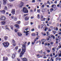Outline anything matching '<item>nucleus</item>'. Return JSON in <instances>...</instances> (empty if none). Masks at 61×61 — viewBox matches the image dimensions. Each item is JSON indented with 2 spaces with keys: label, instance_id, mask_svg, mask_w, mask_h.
I'll use <instances>...</instances> for the list:
<instances>
[{
  "label": "nucleus",
  "instance_id": "obj_2",
  "mask_svg": "<svg viewBox=\"0 0 61 61\" xmlns=\"http://www.w3.org/2000/svg\"><path fill=\"white\" fill-rule=\"evenodd\" d=\"M4 47H8L9 45V43L8 42H4L2 43Z\"/></svg>",
  "mask_w": 61,
  "mask_h": 61
},
{
  "label": "nucleus",
  "instance_id": "obj_37",
  "mask_svg": "<svg viewBox=\"0 0 61 61\" xmlns=\"http://www.w3.org/2000/svg\"><path fill=\"white\" fill-rule=\"evenodd\" d=\"M21 49H19V51H18V53H20V52H21Z\"/></svg>",
  "mask_w": 61,
  "mask_h": 61
},
{
  "label": "nucleus",
  "instance_id": "obj_33",
  "mask_svg": "<svg viewBox=\"0 0 61 61\" xmlns=\"http://www.w3.org/2000/svg\"><path fill=\"white\" fill-rule=\"evenodd\" d=\"M16 19H17V18L16 17H15L14 18V20H15V21H16Z\"/></svg>",
  "mask_w": 61,
  "mask_h": 61
},
{
  "label": "nucleus",
  "instance_id": "obj_20",
  "mask_svg": "<svg viewBox=\"0 0 61 61\" xmlns=\"http://www.w3.org/2000/svg\"><path fill=\"white\" fill-rule=\"evenodd\" d=\"M37 18L38 19H39L40 18V16L39 14H38L37 15Z\"/></svg>",
  "mask_w": 61,
  "mask_h": 61
},
{
  "label": "nucleus",
  "instance_id": "obj_7",
  "mask_svg": "<svg viewBox=\"0 0 61 61\" xmlns=\"http://www.w3.org/2000/svg\"><path fill=\"white\" fill-rule=\"evenodd\" d=\"M29 17L28 16H26L25 18V20L27 21V20H29Z\"/></svg>",
  "mask_w": 61,
  "mask_h": 61
},
{
  "label": "nucleus",
  "instance_id": "obj_14",
  "mask_svg": "<svg viewBox=\"0 0 61 61\" xmlns=\"http://www.w3.org/2000/svg\"><path fill=\"white\" fill-rule=\"evenodd\" d=\"M18 36H22V34L21 33H19L18 34Z\"/></svg>",
  "mask_w": 61,
  "mask_h": 61
},
{
  "label": "nucleus",
  "instance_id": "obj_5",
  "mask_svg": "<svg viewBox=\"0 0 61 61\" xmlns=\"http://www.w3.org/2000/svg\"><path fill=\"white\" fill-rule=\"evenodd\" d=\"M8 58L7 57H6L5 59V57H3V60L2 61H5V60L6 61H7V60H8Z\"/></svg>",
  "mask_w": 61,
  "mask_h": 61
},
{
  "label": "nucleus",
  "instance_id": "obj_50",
  "mask_svg": "<svg viewBox=\"0 0 61 61\" xmlns=\"http://www.w3.org/2000/svg\"><path fill=\"white\" fill-rule=\"evenodd\" d=\"M39 37V36H37V37H36V39L37 40L38 39V37Z\"/></svg>",
  "mask_w": 61,
  "mask_h": 61
},
{
  "label": "nucleus",
  "instance_id": "obj_63",
  "mask_svg": "<svg viewBox=\"0 0 61 61\" xmlns=\"http://www.w3.org/2000/svg\"><path fill=\"white\" fill-rule=\"evenodd\" d=\"M37 33V36H38V32H36Z\"/></svg>",
  "mask_w": 61,
  "mask_h": 61
},
{
  "label": "nucleus",
  "instance_id": "obj_9",
  "mask_svg": "<svg viewBox=\"0 0 61 61\" xmlns=\"http://www.w3.org/2000/svg\"><path fill=\"white\" fill-rule=\"evenodd\" d=\"M0 12H1V13L2 14H4L5 12V10L0 11Z\"/></svg>",
  "mask_w": 61,
  "mask_h": 61
},
{
  "label": "nucleus",
  "instance_id": "obj_64",
  "mask_svg": "<svg viewBox=\"0 0 61 61\" xmlns=\"http://www.w3.org/2000/svg\"><path fill=\"white\" fill-rule=\"evenodd\" d=\"M56 30L57 31L58 30V28H57V27L56 28Z\"/></svg>",
  "mask_w": 61,
  "mask_h": 61
},
{
  "label": "nucleus",
  "instance_id": "obj_3",
  "mask_svg": "<svg viewBox=\"0 0 61 61\" xmlns=\"http://www.w3.org/2000/svg\"><path fill=\"white\" fill-rule=\"evenodd\" d=\"M23 11L25 13H28V10L25 7H24L23 8Z\"/></svg>",
  "mask_w": 61,
  "mask_h": 61
},
{
  "label": "nucleus",
  "instance_id": "obj_47",
  "mask_svg": "<svg viewBox=\"0 0 61 61\" xmlns=\"http://www.w3.org/2000/svg\"><path fill=\"white\" fill-rule=\"evenodd\" d=\"M38 28L39 29L40 28V26L39 25H38Z\"/></svg>",
  "mask_w": 61,
  "mask_h": 61
},
{
  "label": "nucleus",
  "instance_id": "obj_57",
  "mask_svg": "<svg viewBox=\"0 0 61 61\" xmlns=\"http://www.w3.org/2000/svg\"><path fill=\"white\" fill-rule=\"evenodd\" d=\"M47 52L48 53H50V51L49 50H47Z\"/></svg>",
  "mask_w": 61,
  "mask_h": 61
},
{
  "label": "nucleus",
  "instance_id": "obj_13",
  "mask_svg": "<svg viewBox=\"0 0 61 61\" xmlns=\"http://www.w3.org/2000/svg\"><path fill=\"white\" fill-rule=\"evenodd\" d=\"M15 57V55L14 54H13L12 55V58H14Z\"/></svg>",
  "mask_w": 61,
  "mask_h": 61
},
{
  "label": "nucleus",
  "instance_id": "obj_36",
  "mask_svg": "<svg viewBox=\"0 0 61 61\" xmlns=\"http://www.w3.org/2000/svg\"><path fill=\"white\" fill-rule=\"evenodd\" d=\"M7 7L5 6L4 8L5 10H7Z\"/></svg>",
  "mask_w": 61,
  "mask_h": 61
},
{
  "label": "nucleus",
  "instance_id": "obj_39",
  "mask_svg": "<svg viewBox=\"0 0 61 61\" xmlns=\"http://www.w3.org/2000/svg\"><path fill=\"white\" fill-rule=\"evenodd\" d=\"M58 47L59 48V49H60V48H61V45L59 46H58Z\"/></svg>",
  "mask_w": 61,
  "mask_h": 61
},
{
  "label": "nucleus",
  "instance_id": "obj_31",
  "mask_svg": "<svg viewBox=\"0 0 61 61\" xmlns=\"http://www.w3.org/2000/svg\"><path fill=\"white\" fill-rule=\"evenodd\" d=\"M53 10L54 11L53 9V8H51L50 10V11L51 12H52V11Z\"/></svg>",
  "mask_w": 61,
  "mask_h": 61
},
{
  "label": "nucleus",
  "instance_id": "obj_41",
  "mask_svg": "<svg viewBox=\"0 0 61 61\" xmlns=\"http://www.w3.org/2000/svg\"><path fill=\"white\" fill-rule=\"evenodd\" d=\"M29 28H27L26 29H24V30H25V31H27L28 30V29Z\"/></svg>",
  "mask_w": 61,
  "mask_h": 61
},
{
  "label": "nucleus",
  "instance_id": "obj_43",
  "mask_svg": "<svg viewBox=\"0 0 61 61\" xmlns=\"http://www.w3.org/2000/svg\"><path fill=\"white\" fill-rule=\"evenodd\" d=\"M32 3H35V0H33L32 1Z\"/></svg>",
  "mask_w": 61,
  "mask_h": 61
},
{
  "label": "nucleus",
  "instance_id": "obj_10",
  "mask_svg": "<svg viewBox=\"0 0 61 61\" xmlns=\"http://www.w3.org/2000/svg\"><path fill=\"white\" fill-rule=\"evenodd\" d=\"M3 4L4 5H5L6 4V1H7V0H3Z\"/></svg>",
  "mask_w": 61,
  "mask_h": 61
},
{
  "label": "nucleus",
  "instance_id": "obj_23",
  "mask_svg": "<svg viewBox=\"0 0 61 61\" xmlns=\"http://www.w3.org/2000/svg\"><path fill=\"white\" fill-rule=\"evenodd\" d=\"M7 25L5 26V28L6 29H8V30H9V28L7 27Z\"/></svg>",
  "mask_w": 61,
  "mask_h": 61
},
{
  "label": "nucleus",
  "instance_id": "obj_28",
  "mask_svg": "<svg viewBox=\"0 0 61 61\" xmlns=\"http://www.w3.org/2000/svg\"><path fill=\"white\" fill-rule=\"evenodd\" d=\"M52 50L53 51V52H55V48H52Z\"/></svg>",
  "mask_w": 61,
  "mask_h": 61
},
{
  "label": "nucleus",
  "instance_id": "obj_32",
  "mask_svg": "<svg viewBox=\"0 0 61 61\" xmlns=\"http://www.w3.org/2000/svg\"><path fill=\"white\" fill-rule=\"evenodd\" d=\"M61 5V4H58L57 5V7H59Z\"/></svg>",
  "mask_w": 61,
  "mask_h": 61
},
{
  "label": "nucleus",
  "instance_id": "obj_55",
  "mask_svg": "<svg viewBox=\"0 0 61 61\" xmlns=\"http://www.w3.org/2000/svg\"><path fill=\"white\" fill-rule=\"evenodd\" d=\"M47 3H48V4H49V5H50V2H49V1H47Z\"/></svg>",
  "mask_w": 61,
  "mask_h": 61
},
{
  "label": "nucleus",
  "instance_id": "obj_62",
  "mask_svg": "<svg viewBox=\"0 0 61 61\" xmlns=\"http://www.w3.org/2000/svg\"><path fill=\"white\" fill-rule=\"evenodd\" d=\"M59 56H61V53L59 54Z\"/></svg>",
  "mask_w": 61,
  "mask_h": 61
},
{
  "label": "nucleus",
  "instance_id": "obj_45",
  "mask_svg": "<svg viewBox=\"0 0 61 61\" xmlns=\"http://www.w3.org/2000/svg\"><path fill=\"white\" fill-rule=\"evenodd\" d=\"M1 4H2L1 1H0V8L1 7Z\"/></svg>",
  "mask_w": 61,
  "mask_h": 61
},
{
  "label": "nucleus",
  "instance_id": "obj_4",
  "mask_svg": "<svg viewBox=\"0 0 61 61\" xmlns=\"http://www.w3.org/2000/svg\"><path fill=\"white\" fill-rule=\"evenodd\" d=\"M0 19L1 20H5V17L4 16H1L0 17Z\"/></svg>",
  "mask_w": 61,
  "mask_h": 61
},
{
  "label": "nucleus",
  "instance_id": "obj_38",
  "mask_svg": "<svg viewBox=\"0 0 61 61\" xmlns=\"http://www.w3.org/2000/svg\"><path fill=\"white\" fill-rule=\"evenodd\" d=\"M44 6H45L44 5H43L42 6H41V8H43V7H44Z\"/></svg>",
  "mask_w": 61,
  "mask_h": 61
},
{
  "label": "nucleus",
  "instance_id": "obj_26",
  "mask_svg": "<svg viewBox=\"0 0 61 61\" xmlns=\"http://www.w3.org/2000/svg\"><path fill=\"white\" fill-rule=\"evenodd\" d=\"M46 39L47 41H49V38H46Z\"/></svg>",
  "mask_w": 61,
  "mask_h": 61
},
{
  "label": "nucleus",
  "instance_id": "obj_18",
  "mask_svg": "<svg viewBox=\"0 0 61 61\" xmlns=\"http://www.w3.org/2000/svg\"><path fill=\"white\" fill-rule=\"evenodd\" d=\"M41 42H45L46 40L45 39H42L41 41Z\"/></svg>",
  "mask_w": 61,
  "mask_h": 61
},
{
  "label": "nucleus",
  "instance_id": "obj_49",
  "mask_svg": "<svg viewBox=\"0 0 61 61\" xmlns=\"http://www.w3.org/2000/svg\"><path fill=\"white\" fill-rule=\"evenodd\" d=\"M35 31V29H31V31Z\"/></svg>",
  "mask_w": 61,
  "mask_h": 61
},
{
  "label": "nucleus",
  "instance_id": "obj_44",
  "mask_svg": "<svg viewBox=\"0 0 61 61\" xmlns=\"http://www.w3.org/2000/svg\"><path fill=\"white\" fill-rule=\"evenodd\" d=\"M21 5H23V4H24V3H23V2H21L20 3Z\"/></svg>",
  "mask_w": 61,
  "mask_h": 61
},
{
  "label": "nucleus",
  "instance_id": "obj_35",
  "mask_svg": "<svg viewBox=\"0 0 61 61\" xmlns=\"http://www.w3.org/2000/svg\"><path fill=\"white\" fill-rule=\"evenodd\" d=\"M46 34H47V36H48V35H49V32H46Z\"/></svg>",
  "mask_w": 61,
  "mask_h": 61
},
{
  "label": "nucleus",
  "instance_id": "obj_46",
  "mask_svg": "<svg viewBox=\"0 0 61 61\" xmlns=\"http://www.w3.org/2000/svg\"><path fill=\"white\" fill-rule=\"evenodd\" d=\"M10 27L11 28V29L12 30L13 29V27L12 26H10Z\"/></svg>",
  "mask_w": 61,
  "mask_h": 61
},
{
  "label": "nucleus",
  "instance_id": "obj_48",
  "mask_svg": "<svg viewBox=\"0 0 61 61\" xmlns=\"http://www.w3.org/2000/svg\"><path fill=\"white\" fill-rule=\"evenodd\" d=\"M53 35L52 34L50 35V36L51 37H53Z\"/></svg>",
  "mask_w": 61,
  "mask_h": 61
},
{
  "label": "nucleus",
  "instance_id": "obj_12",
  "mask_svg": "<svg viewBox=\"0 0 61 61\" xmlns=\"http://www.w3.org/2000/svg\"><path fill=\"white\" fill-rule=\"evenodd\" d=\"M4 38L5 40H7V39H8V37L5 36H4Z\"/></svg>",
  "mask_w": 61,
  "mask_h": 61
},
{
  "label": "nucleus",
  "instance_id": "obj_25",
  "mask_svg": "<svg viewBox=\"0 0 61 61\" xmlns=\"http://www.w3.org/2000/svg\"><path fill=\"white\" fill-rule=\"evenodd\" d=\"M37 12H38L39 13L40 12V9H37Z\"/></svg>",
  "mask_w": 61,
  "mask_h": 61
},
{
  "label": "nucleus",
  "instance_id": "obj_53",
  "mask_svg": "<svg viewBox=\"0 0 61 61\" xmlns=\"http://www.w3.org/2000/svg\"><path fill=\"white\" fill-rule=\"evenodd\" d=\"M17 60L18 61H20V59H19V58H17Z\"/></svg>",
  "mask_w": 61,
  "mask_h": 61
},
{
  "label": "nucleus",
  "instance_id": "obj_16",
  "mask_svg": "<svg viewBox=\"0 0 61 61\" xmlns=\"http://www.w3.org/2000/svg\"><path fill=\"white\" fill-rule=\"evenodd\" d=\"M47 27H44L43 28V29H45V31H46L47 30Z\"/></svg>",
  "mask_w": 61,
  "mask_h": 61
},
{
  "label": "nucleus",
  "instance_id": "obj_60",
  "mask_svg": "<svg viewBox=\"0 0 61 61\" xmlns=\"http://www.w3.org/2000/svg\"><path fill=\"white\" fill-rule=\"evenodd\" d=\"M46 57H47L46 56H44L43 57V58H46Z\"/></svg>",
  "mask_w": 61,
  "mask_h": 61
},
{
  "label": "nucleus",
  "instance_id": "obj_59",
  "mask_svg": "<svg viewBox=\"0 0 61 61\" xmlns=\"http://www.w3.org/2000/svg\"><path fill=\"white\" fill-rule=\"evenodd\" d=\"M42 51H41L39 52V53H42Z\"/></svg>",
  "mask_w": 61,
  "mask_h": 61
},
{
  "label": "nucleus",
  "instance_id": "obj_42",
  "mask_svg": "<svg viewBox=\"0 0 61 61\" xmlns=\"http://www.w3.org/2000/svg\"><path fill=\"white\" fill-rule=\"evenodd\" d=\"M27 15H28V14H24V16H26Z\"/></svg>",
  "mask_w": 61,
  "mask_h": 61
},
{
  "label": "nucleus",
  "instance_id": "obj_24",
  "mask_svg": "<svg viewBox=\"0 0 61 61\" xmlns=\"http://www.w3.org/2000/svg\"><path fill=\"white\" fill-rule=\"evenodd\" d=\"M54 6H55L56 7V5L54 4L53 5H51V7H52V8H53V7H54Z\"/></svg>",
  "mask_w": 61,
  "mask_h": 61
},
{
  "label": "nucleus",
  "instance_id": "obj_29",
  "mask_svg": "<svg viewBox=\"0 0 61 61\" xmlns=\"http://www.w3.org/2000/svg\"><path fill=\"white\" fill-rule=\"evenodd\" d=\"M42 19L43 20H41V21H45V19H46L45 18H42Z\"/></svg>",
  "mask_w": 61,
  "mask_h": 61
},
{
  "label": "nucleus",
  "instance_id": "obj_15",
  "mask_svg": "<svg viewBox=\"0 0 61 61\" xmlns=\"http://www.w3.org/2000/svg\"><path fill=\"white\" fill-rule=\"evenodd\" d=\"M25 32L26 33L25 35H26V36H27V35H28L29 34V33H28V32H29V31H26V32L25 31Z\"/></svg>",
  "mask_w": 61,
  "mask_h": 61
},
{
  "label": "nucleus",
  "instance_id": "obj_1",
  "mask_svg": "<svg viewBox=\"0 0 61 61\" xmlns=\"http://www.w3.org/2000/svg\"><path fill=\"white\" fill-rule=\"evenodd\" d=\"M26 48L25 47V44L23 45H22V51L20 53V57H22V56L25 52V51H26V49H25Z\"/></svg>",
  "mask_w": 61,
  "mask_h": 61
},
{
  "label": "nucleus",
  "instance_id": "obj_40",
  "mask_svg": "<svg viewBox=\"0 0 61 61\" xmlns=\"http://www.w3.org/2000/svg\"><path fill=\"white\" fill-rule=\"evenodd\" d=\"M41 34L43 35V36H46V34L45 33L43 34V33H41Z\"/></svg>",
  "mask_w": 61,
  "mask_h": 61
},
{
  "label": "nucleus",
  "instance_id": "obj_52",
  "mask_svg": "<svg viewBox=\"0 0 61 61\" xmlns=\"http://www.w3.org/2000/svg\"><path fill=\"white\" fill-rule=\"evenodd\" d=\"M51 45H53L54 44V42H51Z\"/></svg>",
  "mask_w": 61,
  "mask_h": 61
},
{
  "label": "nucleus",
  "instance_id": "obj_21",
  "mask_svg": "<svg viewBox=\"0 0 61 61\" xmlns=\"http://www.w3.org/2000/svg\"><path fill=\"white\" fill-rule=\"evenodd\" d=\"M21 23V22L20 21H18L16 22V23L19 24H20Z\"/></svg>",
  "mask_w": 61,
  "mask_h": 61
},
{
  "label": "nucleus",
  "instance_id": "obj_27",
  "mask_svg": "<svg viewBox=\"0 0 61 61\" xmlns=\"http://www.w3.org/2000/svg\"><path fill=\"white\" fill-rule=\"evenodd\" d=\"M48 32H50L51 31V29L50 28H49L48 29Z\"/></svg>",
  "mask_w": 61,
  "mask_h": 61
},
{
  "label": "nucleus",
  "instance_id": "obj_58",
  "mask_svg": "<svg viewBox=\"0 0 61 61\" xmlns=\"http://www.w3.org/2000/svg\"><path fill=\"white\" fill-rule=\"evenodd\" d=\"M15 32H17V31H18V30H17L16 29H15Z\"/></svg>",
  "mask_w": 61,
  "mask_h": 61
},
{
  "label": "nucleus",
  "instance_id": "obj_22",
  "mask_svg": "<svg viewBox=\"0 0 61 61\" xmlns=\"http://www.w3.org/2000/svg\"><path fill=\"white\" fill-rule=\"evenodd\" d=\"M15 26L16 27H19V25L18 24H16L15 25Z\"/></svg>",
  "mask_w": 61,
  "mask_h": 61
},
{
  "label": "nucleus",
  "instance_id": "obj_54",
  "mask_svg": "<svg viewBox=\"0 0 61 61\" xmlns=\"http://www.w3.org/2000/svg\"><path fill=\"white\" fill-rule=\"evenodd\" d=\"M57 56V54H56V55L54 56V57L55 58Z\"/></svg>",
  "mask_w": 61,
  "mask_h": 61
},
{
  "label": "nucleus",
  "instance_id": "obj_51",
  "mask_svg": "<svg viewBox=\"0 0 61 61\" xmlns=\"http://www.w3.org/2000/svg\"><path fill=\"white\" fill-rule=\"evenodd\" d=\"M56 9L55 8H53V11H55L56 10Z\"/></svg>",
  "mask_w": 61,
  "mask_h": 61
},
{
  "label": "nucleus",
  "instance_id": "obj_17",
  "mask_svg": "<svg viewBox=\"0 0 61 61\" xmlns=\"http://www.w3.org/2000/svg\"><path fill=\"white\" fill-rule=\"evenodd\" d=\"M23 6V5H21L20 4L19 5L18 7H19V8H22Z\"/></svg>",
  "mask_w": 61,
  "mask_h": 61
},
{
  "label": "nucleus",
  "instance_id": "obj_8",
  "mask_svg": "<svg viewBox=\"0 0 61 61\" xmlns=\"http://www.w3.org/2000/svg\"><path fill=\"white\" fill-rule=\"evenodd\" d=\"M12 42L13 43V46H15V41L14 40H13Z\"/></svg>",
  "mask_w": 61,
  "mask_h": 61
},
{
  "label": "nucleus",
  "instance_id": "obj_34",
  "mask_svg": "<svg viewBox=\"0 0 61 61\" xmlns=\"http://www.w3.org/2000/svg\"><path fill=\"white\" fill-rule=\"evenodd\" d=\"M32 36H36V34H33L31 35Z\"/></svg>",
  "mask_w": 61,
  "mask_h": 61
},
{
  "label": "nucleus",
  "instance_id": "obj_56",
  "mask_svg": "<svg viewBox=\"0 0 61 61\" xmlns=\"http://www.w3.org/2000/svg\"><path fill=\"white\" fill-rule=\"evenodd\" d=\"M49 24L50 25H51L52 24V23L51 22H49Z\"/></svg>",
  "mask_w": 61,
  "mask_h": 61
},
{
  "label": "nucleus",
  "instance_id": "obj_19",
  "mask_svg": "<svg viewBox=\"0 0 61 61\" xmlns=\"http://www.w3.org/2000/svg\"><path fill=\"white\" fill-rule=\"evenodd\" d=\"M1 23L2 25H4L5 24V21H2L1 22Z\"/></svg>",
  "mask_w": 61,
  "mask_h": 61
},
{
  "label": "nucleus",
  "instance_id": "obj_11",
  "mask_svg": "<svg viewBox=\"0 0 61 61\" xmlns=\"http://www.w3.org/2000/svg\"><path fill=\"white\" fill-rule=\"evenodd\" d=\"M22 60H23V61H27V59L25 58H22Z\"/></svg>",
  "mask_w": 61,
  "mask_h": 61
},
{
  "label": "nucleus",
  "instance_id": "obj_61",
  "mask_svg": "<svg viewBox=\"0 0 61 61\" xmlns=\"http://www.w3.org/2000/svg\"><path fill=\"white\" fill-rule=\"evenodd\" d=\"M10 6L11 7L12 6H13V4H11V5H10Z\"/></svg>",
  "mask_w": 61,
  "mask_h": 61
},
{
  "label": "nucleus",
  "instance_id": "obj_30",
  "mask_svg": "<svg viewBox=\"0 0 61 61\" xmlns=\"http://www.w3.org/2000/svg\"><path fill=\"white\" fill-rule=\"evenodd\" d=\"M18 46H17L15 48V49H16V50H17V49L18 48Z\"/></svg>",
  "mask_w": 61,
  "mask_h": 61
},
{
  "label": "nucleus",
  "instance_id": "obj_6",
  "mask_svg": "<svg viewBox=\"0 0 61 61\" xmlns=\"http://www.w3.org/2000/svg\"><path fill=\"white\" fill-rule=\"evenodd\" d=\"M12 11L11 12V13L13 15H15V9H13L12 10Z\"/></svg>",
  "mask_w": 61,
  "mask_h": 61
}]
</instances>
